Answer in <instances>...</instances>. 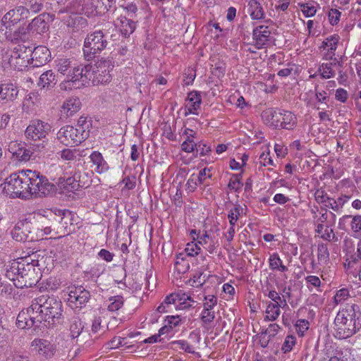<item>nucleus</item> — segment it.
Masks as SVG:
<instances>
[{
	"label": "nucleus",
	"instance_id": "45",
	"mask_svg": "<svg viewBox=\"0 0 361 361\" xmlns=\"http://www.w3.org/2000/svg\"><path fill=\"white\" fill-rule=\"evenodd\" d=\"M324 354L331 359V357H334L336 355H341L342 352L337 349V347L333 343H326L324 345V349L322 350Z\"/></svg>",
	"mask_w": 361,
	"mask_h": 361
},
{
	"label": "nucleus",
	"instance_id": "29",
	"mask_svg": "<svg viewBox=\"0 0 361 361\" xmlns=\"http://www.w3.org/2000/svg\"><path fill=\"white\" fill-rule=\"evenodd\" d=\"M248 13L254 20H261L264 18V9L257 0H250L248 2Z\"/></svg>",
	"mask_w": 361,
	"mask_h": 361
},
{
	"label": "nucleus",
	"instance_id": "51",
	"mask_svg": "<svg viewBox=\"0 0 361 361\" xmlns=\"http://www.w3.org/2000/svg\"><path fill=\"white\" fill-rule=\"evenodd\" d=\"M200 247L197 243L192 241L186 245L185 252L189 257H194L199 254Z\"/></svg>",
	"mask_w": 361,
	"mask_h": 361
},
{
	"label": "nucleus",
	"instance_id": "47",
	"mask_svg": "<svg viewBox=\"0 0 361 361\" xmlns=\"http://www.w3.org/2000/svg\"><path fill=\"white\" fill-rule=\"evenodd\" d=\"M349 298V290L347 288H342L336 291L334 297L335 305H341Z\"/></svg>",
	"mask_w": 361,
	"mask_h": 361
},
{
	"label": "nucleus",
	"instance_id": "50",
	"mask_svg": "<svg viewBox=\"0 0 361 361\" xmlns=\"http://www.w3.org/2000/svg\"><path fill=\"white\" fill-rule=\"evenodd\" d=\"M194 134H190L186 140L182 143L181 149L185 152H192L195 151V147L197 145L193 140Z\"/></svg>",
	"mask_w": 361,
	"mask_h": 361
},
{
	"label": "nucleus",
	"instance_id": "58",
	"mask_svg": "<svg viewBox=\"0 0 361 361\" xmlns=\"http://www.w3.org/2000/svg\"><path fill=\"white\" fill-rule=\"evenodd\" d=\"M268 297L272 301L274 302V304H281V305L286 306L287 302L286 299H282L279 294L274 290H271L268 293Z\"/></svg>",
	"mask_w": 361,
	"mask_h": 361
},
{
	"label": "nucleus",
	"instance_id": "17",
	"mask_svg": "<svg viewBox=\"0 0 361 361\" xmlns=\"http://www.w3.org/2000/svg\"><path fill=\"white\" fill-rule=\"evenodd\" d=\"M28 16L29 13L25 7L20 6L7 12L2 18V22L8 23L12 27L21 20L28 18Z\"/></svg>",
	"mask_w": 361,
	"mask_h": 361
},
{
	"label": "nucleus",
	"instance_id": "60",
	"mask_svg": "<svg viewBox=\"0 0 361 361\" xmlns=\"http://www.w3.org/2000/svg\"><path fill=\"white\" fill-rule=\"evenodd\" d=\"M301 7L302 11L305 17H312L316 13V8L311 4H303L301 5Z\"/></svg>",
	"mask_w": 361,
	"mask_h": 361
},
{
	"label": "nucleus",
	"instance_id": "62",
	"mask_svg": "<svg viewBox=\"0 0 361 361\" xmlns=\"http://www.w3.org/2000/svg\"><path fill=\"white\" fill-rule=\"evenodd\" d=\"M77 151L65 149L61 152V157L67 161H73L76 158Z\"/></svg>",
	"mask_w": 361,
	"mask_h": 361
},
{
	"label": "nucleus",
	"instance_id": "8",
	"mask_svg": "<svg viewBox=\"0 0 361 361\" xmlns=\"http://www.w3.org/2000/svg\"><path fill=\"white\" fill-rule=\"evenodd\" d=\"M108 44L107 37L102 30L93 32L86 37L84 42V55L90 61L95 54L104 50Z\"/></svg>",
	"mask_w": 361,
	"mask_h": 361
},
{
	"label": "nucleus",
	"instance_id": "25",
	"mask_svg": "<svg viewBox=\"0 0 361 361\" xmlns=\"http://www.w3.org/2000/svg\"><path fill=\"white\" fill-rule=\"evenodd\" d=\"M80 106L81 102L78 97H70L63 102L61 113L67 117L72 116L80 110Z\"/></svg>",
	"mask_w": 361,
	"mask_h": 361
},
{
	"label": "nucleus",
	"instance_id": "41",
	"mask_svg": "<svg viewBox=\"0 0 361 361\" xmlns=\"http://www.w3.org/2000/svg\"><path fill=\"white\" fill-rule=\"evenodd\" d=\"M18 152H14V157L20 161H27L30 160L31 158L33 152L30 148H26L23 146V145H21L20 147L18 148Z\"/></svg>",
	"mask_w": 361,
	"mask_h": 361
},
{
	"label": "nucleus",
	"instance_id": "30",
	"mask_svg": "<svg viewBox=\"0 0 361 361\" xmlns=\"http://www.w3.org/2000/svg\"><path fill=\"white\" fill-rule=\"evenodd\" d=\"M186 300H192L190 295L183 293L181 290L178 293H173L166 296L164 299V303L169 306L171 304H185Z\"/></svg>",
	"mask_w": 361,
	"mask_h": 361
},
{
	"label": "nucleus",
	"instance_id": "22",
	"mask_svg": "<svg viewBox=\"0 0 361 361\" xmlns=\"http://www.w3.org/2000/svg\"><path fill=\"white\" fill-rule=\"evenodd\" d=\"M18 90L12 83H4L0 85V102H8L16 99Z\"/></svg>",
	"mask_w": 361,
	"mask_h": 361
},
{
	"label": "nucleus",
	"instance_id": "16",
	"mask_svg": "<svg viewBox=\"0 0 361 361\" xmlns=\"http://www.w3.org/2000/svg\"><path fill=\"white\" fill-rule=\"evenodd\" d=\"M24 257H18V259H13L4 264L2 271H4V274L7 279L13 281V285L16 286V282L17 281L18 276H20L23 265Z\"/></svg>",
	"mask_w": 361,
	"mask_h": 361
},
{
	"label": "nucleus",
	"instance_id": "52",
	"mask_svg": "<svg viewBox=\"0 0 361 361\" xmlns=\"http://www.w3.org/2000/svg\"><path fill=\"white\" fill-rule=\"evenodd\" d=\"M174 345H177L180 349L184 350L186 353L195 354L196 352L195 350V348L189 344L187 341L185 340H179L176 341L173 343Z\"/></svg>",
	"mask_w": 361,
	"mask_h": 361
},
{
	"label": "nucleus",
	"instance_id": "54",
	"mask_svg": "<svg viewBox=\"0 0 361 361\" xmlns=\"http://www.w3.org/2000/svg\"><path fill=\"white\" fill-rule=\"evenodd\" d=\"M309 322L306 319H299L295 324L296 331L299 336H302L304 332L309 329Z\"/></svg>",
	"mask_w": 361,
	"mask_h": 361
},
{
	"label": "nucleus",
	"instance_id": "13",
	"mask_svg": "<svg viewBox=\"0 0 361 361\" xmlns=\"http://www.w3.org/2000/svg\"><path fill=\"white\" fill-rule=\"evenodd\" d=\"M90 298L88 290L82 286H72L69 288L68 302L72 308H82Z\"/></svg>",
	"mask_w": 361,
	"mask_h": 361
},
{
	"label": "nucleus",
	"instance_id": "48",
	"mask_svg": "<svg viewBox=\"0 0 361 361\" xmlns=\"http://www.w3.org/2000/svg\"><path fill=\"white\" fill-rule=\"evenodd\" d=\"M110 304L108 305V310L111 312L118 310L123 305V298L121 295H116L110 298Z\"/></svg>",
	"mask_w": 361,
	"mask_h": 361
},
{
	"label": "nucleus",
	"instance_id": "15",
	"mask_svg": "<svg viewBox=\"0 0 361 361\" xmlns=\"http://www.w3.org/2000/svg\"><path fill=\"white\" fill-rule=\"evenodd\" d=\"M51 56L50 51L44 46H38L33 48L31 57L27 59V63L30 65L28 70L35 67H41L49 61Z\"/></svg>",
	"mask_w": 361,
	"mask_h": 361
},
{
	"label": "nucleus",
	"instance_id": "37",
	"mask_svg": "<svg viewBox=\"0 0 361 361\" xmlns=\"http://www.w3.org/2000/svg\"><path fill=\"white\" fill-rule=\"evenodd\" d=\"M269 264V268L271 270H276L281 272H286L288 271V267L283 264L282 260L278 253H273L270 255Z\"/></svg>",
	"mask_w": 361,
	"mask_h": 361
},
{
	"label": "nucleus",
	"instance_id": "18",
	"mask_svg": "<svg viewBox=\"0 0 361 361\" xmlns=\"http://www.w3.org/2000/svg\"><path fill=\"white\" fill-rule=\"evenodd\" d=\"M49 15L45 13L35 18L28 25V29L34 34H42L49 30Z\"/></svg>",
	"mask_w": 361,
	"mask_h": 361
},
{
	"label": "nucleus",
	"instance_id": "3",
	"mask_svg": "<svg viewBox=\"0 0 361 361\" xmlns=\"http://www.w3.org/2000/svg\"><path fill=\"white\" fill-rule=\"evenodd\" d=\"M113 69V66L110 60H100L94 66L86 65L82 67L81 70H76L75 77H78L80 82L77 87H83L89 85L90 82L93 85H104L111 80L110 71Z\"/></svg>",
	"mask_w": 361,
	"mask_h": 361
},
{
	"label": "nucleus",
	"instance_id": "64",
	"mask_svg": "<svg viewBox=\"0 0 361 361\" xmlns=\"http://www.w3.org/2000/svg\"><path fill=\"white\" fill-rule=\"evenodd\" d=\"M351 229L356 233L361 231V215L353 216L351 221Z\"/></svg>",
	"mask_w": 361,
	"mask_h": 361
},
{
	"label": "nucleus",
	"instance_id": "40",
	"mask_svg": "<svg viewBox=\"0 0 361 361\" xmlns=\"http://www.w3.org/2000/svg\"><path fill=\"white\" fill-rule=\"evenodd\" d=\"M215 317L216 314L214 311H208L202 310L200 317L202 326L204 328L210 326L212 322H214Z\"/></svg>",
	"mask_w": 361,
	"mask_h": 361
},
{
	"label": "nucleus",
	"instance_id": "5",
	"mask_svg": "<svg viewBox=\"0 0 361 361\" xmlns=\"http://www.w3.org/2000/svg\"><path fill=\"white\" fill-rule=\"evenodd\" d=\"M24 262L20 276H18L16 287L18 288H30L35 286L39 279V269L37 268L38 261L32 259L31 255L24 257Z\"/></svg>",
	"mask_w": 361,
	"mask_h": 361
},
{
	"label": "nucleus",
	"instance_id": "20",
	"mask_svg": "<svg viewBox=\"0 0 361 361\" xmlns=\"http://www.w3.org/2000/svg\"><path fill=\"white\" fill-rule=\"evenodd\" d=\"M38 354L44 358H49L54 354V347L49 341L44 339H35L31 344Z\"/></svg>",
	"mask_w": 361,
	"mask_h": 361
},
{
	"label": "nucleus",
	"instance_id": "43",
	"mask_svg": "<svg viewBox=\"0 0 361 361\" xmlns=\"http://www.w3.org/2000/svg\"><path fill=\"white\" fill-rule=\"evenodd\" d=\"M44 0H25V6L28 13H33L40 11L43 7Z\"/></svg>",
	"mask_w": 361,
	"mask_h": 361
},
{
	"label": "nucleus",
	"instance_id": "53",
	"mask_svg": "<svg viewBox=\"0 0 361 361\" xmlns=\"http://www.w3.org/2000/svg\"><path fill=\"white\" fill-rule=\"evenodd\" d=\"M320 237L327 241H336L338 240L336 236L334 230L329 226H326L323 233L320 235Z\"/></svg>",
	"mask_w": 361,
	"mask_h": 361
},
{
	"label": "nucleus",
	"instance_id": "26",
	"mask_svg": "<svg viewBox=\"0 0 361 361\" xmlns=\"http://www.w3.org/2000/svg\"><path fill=\"white\" fill-rule=\"evenodd\" d=\"M279 128L286 130H293L297 124L295 116L288 111H281L280 120L279 121Z\"/></svg>",
	"mask_w": 361,
	"mask_h": 361
},
{
	"label": "nucleus",
	"instance_id": "33",
	"mask_svg": "<svg viewBox=\"0 0 361 361\" xmlns=\"http://www.w3.org/2000/svg\"><path fill=\"white\" fill-rule=\"evenodd\" d=\"M197 243L204 246L210 254L214 253L219 245L217 240L209 235L207 232L200 237Z\"/></svg>",
	"mask_w": 361,
	"mask_h": 361
},
{
	"label": "nucleus",
	"instance_id": "56",
	"mask_svg": "<svg viewBox=\"0 0 361 361\" xmlns=\"http://www.w3.org/2000/svg\"><path fill=\"white\" fill-rule=\"evenodd\" d=\"M329 20L332 25H337L341 17V12L336 8H331L329 11Z\"/></svg>",
	"mask_w": 361,
	"mask_h": 361
},
{
	"label": "nucleus",
	"instance_id": "34",
	"mask_svg": "<svg viewBox=\"0 0 361 361\" xmlns=\"http://www.w3.org/2000/svg\"><path fill=\"white\" fill-rule=\"evenodd\" d=\"M334 68H341V65L339 62L324 63L319 66L318 71L320 73L322 78L329 79L335 75Z\"/></svg>",
	"mask_w": 361,
	"mask_h": 361
},
{
	"label": "nucleus",
	"instance_id": "61",
	"mask_svg": "<svg viewBox=\"0 0 361 361\" xmlns=\"http://www.w3.org/2000/svg\"><path fill=\"white\" fill-rule=\"evenodd\" d=\"M280 329L281 328L279 324L274 323L269 324L268 328L262 331L264 332V334L267 335L269 338H273L278 334Z\"/></svg>",
	"mask_w": 361,
	"mask_h": 361
},
{
	"label": "nucleus",
	"instance_id": "7",
	"mask_svg": "<svg viewBox=\"0 0 361 361\" xmlns=\"http://www.w3.org/2000/svg\"><path fill=\"white\" fill-rule=\"evenodd\" d=\"M27 183V191L29 193L28 199L32 196L42 197L45 196L49 192L51 186L47 179L40 175L39 172L36 171L25 170Z\"/></svg>",
	"mask_w": 361,
	"mask_h": 361
},
{
	"label": "nucleus",
	"instance_id": "9",
	"mask_svg": "<svg viewBox=\"0 0 361 361\" xmlns=\"http://www.w3.org/2000/svg\"><path fill=\"white\" fill-rule=\"evenodd\" d=\"M88 136L82 127L75 128L73 126H66L60 128L57 133V139L66 146L78 145Z\"/></svg>",
	"mask_w": 361,
	"mask_h": 361
},
{
	"label": "nucleus",
	"instance_id": "57",
	"mask_svg": "<svg viewBox=\"0 0 361 361\" xmlns=\"http://www.w3.org/2000/svg\"><path fill=\"white\" fill-rule=\"evenodd\" d=\"M314 197L318 203H326L331 201V198L322 189H319L315 192Z\"/></svg>",
	"mask_w": 361,
	"mask_h": 361
},
{
	"label": "nucleus",
	"instance_id": "1",
	"mask_svg": "<svg viewBox=\"0 0 361 361\" xmlns=\"http://www.w3.org/2000/svg\"><path fill=\"white\" fill-rule=\"evenodd\" d=\"M62 307L61 301L54 297L41 295L32 300L29 314L39 327H53L62 322Z\"/></svg>",
	"mask_w": 361,
	"mask_h": 361
},
{
	"label": "nucleus",
	"instance_id": "32",
	"mask_svg": "<svg viewBox=\"0 0 361 361\" xmlns=\"http://www.w3.org/2000/svg\"><path fill=\"white\" fill-rule=\"evenodd\" d=\"M56 83L55 75L52 71L49 70L40 75L37 85L42 88L49 89L54 87Z\"/></svg>",
	"mask_w": 361,
	"mask_h": 361
},
{
	"label": "nucleus",
	"instance_id": "42",
	"mask_svg": "<svg viewBox=\"0 0 361 361\" xmlns=\"http://www.w3.org/2000/svg\"><path fill=\"white\" fill-rule=\"evenodd\" d=\"M31 32L30 29H28V25L25 27H18L16 30L14 31L13 34V37L11 38L12 42H18L23 41L25 42L28 38L29 33Z\"/></svg>",
	"mask_w": 361,
	"mask_h": 361
},
{
	"label": "nucleus",
	"instance_id": "28",
	"mask_svg": "<svg viewBox=\"0 0 361 361\" xmlns=\"http://www.w3.org/2000/svg\"><path fill=\"white\" fill-rule=\"evenodd\" d=\"M281 111L267 109L262 113V118L265 123L275 128H279V121L280 120Z\"/></svg>",
	"mask_w": 361,
	"mask_h": 361
},
{
	"label": "nucleus",
	"instance_id": "21",
	"mask_svg": "<svg viewBox=\"0 0 361 361\" xmlns=\"http://www.w3.org/2000/svg\"><path fill=\"white\" fill-rule=\"evenodd\" d=\"M115 4V0H92L91 15H102L109 11Z\"/></svg>",
	"mask_w": 361,
	"mask_h": 361
},
{
	"label": "nucleus",
	"instance_id": "14",
	"mask_svg": "<svg viewBox=\"0 0 361 361\" xmlns=\"http://www.w3.org/2000/svg\"><path fill=\"white\" fill-rule=\"evenodd\" d=\"M72 3L77 4V7L73 9L69 8L68 10L66 11L59 10L56 15L57 18L62 20L68 27H74L83 20L82 17L78 16V13L82 9L80 8V4H78L77 1H73Z\"/></svg>",
	"mask_w": 361,
	"mask_h": 361
},
{
	"label": "nucleus",
	"instance_id": "24",
	"mask_svg": "<svg viewBox=\"0 0 361 361\" xmlns=\"http://www.w3.org/2000/svg\"><path fill=\"white\" fill-rule=\"evenodd\" d=\"M187 100L185 115L198 114L197 111L200 109L202 103L201 96L197 92H190L188 94Z\"/></svg>",
	"mask_w": 361,
	"mask_h": 361
},
{
	"label": "nucleus",
	"instance_id": "12",
	"mask_svg": "<svg viewBox=\"0 0 361 361\" xmlns=\"http://www.w3.org/2000/svg\"><path fill=\"white\" fill-rule=\"evenodd\" d=\"M32 223L28 219L19 220L11 231L13 238L18 242L32 241Z\"/></svg>",
	"mask_w": 361,
	"mask_h": 361
},
{
	"label": "nucleus",
	"instance_id": "35",
	"mask_svg": "<svg viewBox=\"0 0 361 361\" xmlns=\"http://www.w3.org/2000/svg\"><path fill=\"white\" fill-rule=\"evenodd\" d=\"M84 325L78 316H73L70 319L69 331L73 338H78L82 331Z\"/></svg>",
	"mask_w": 361,
	"mask_h": 361
},
{
	"label": "nucleus",
	"instance_id": "49",
	"mask_svg": "<svg viewBox=\"0 0 361 361\" xmlns=\"http://www.w3.org/2000/svg\"><path fill=\"white\" fill-rule=\"evenodd\" d=\"M296 343V338L292 335L287 336L281 346V351L283 353H289L292 350Z\"/></svg>",
	"mask_w": 361,
	"mask_h": 361
},
{
	"label": "nucleus",
	"instance_id": "46",
	"mask_svg": "<svg viewBox=\"0 0 361 361\" xmlns=\"http://www.w3.org/2000/svg\"><path fill=\"white\" fill-rule=\"evenodd\" d=\"M243 212V208L238 205L235 206L233 208L231 209L228 214V218L229 219V223L231 226H235L237 221L239 219V216L240 215V212Z\"/></svg>",
	"mask_w": 361,
	"mask_h": 361
},
{
	"label": "nucleus",
	"instance_id": "44",
	"mask_svg": "<svg viewBox=\"0 0 361 361\" xmlns=\"http://www.w3.org/2000/svg\"><path fill=\"white\" fill-rule=\"evenodd\" d=\"M217 297L214 295H207L204 297L202 302L203 310L208 311H214V308L217 305Z\"/></svg>",
	"mask_w": 361,
	"mask_h": 361
},
{
	"label": "nucleus",
	"instance_id": "55",
	"mask_svg": "<svg viewBox=\"0 0 361 361\" xmlns=\"http://www.w3.org/2000/svg\"><path fill=\"white\" fill-rule=\"evenodd\" d=\"M243 186L240 181V175H234L229 180L228 187L231 190L238 191Z\"/></svg>",
	"mask_w": 361,
	"mask_h": 361
},
{
	"label": "nucleus",
	"instance_id": "59",
	"mask_svg": "<svg viewBox=\"0 0 361 361\" xmlns=\"http://www.w3.org/2000/svg\"><path fill=\"white\" fill-rule=\"evenodd\" d=\"M91 331L93 334H98L104 332V326H102L101 317H95L92 320Z\"/></svg>",
	"mask_w": 361,
	"mask_h": 361
},
{
	"label": "nucleus",
	"instance_id": "19",
	"mask_svg": "<svg viewBox=\"0 0 361 361\" xmlns=\"http://www.w3.org/2000/svg\"><path fill=\"white\" fill-rule=\"evenodd\" d=\"M271 32L267 26H257L253 30L252 36L257 49L264 47L270 40Z\"/></svg>",
	"mask_w": 361,
	"mask_h": 361
},
{
	"label": "nucleus",
	"instance_id": "10",
	"mask_svg": "<svg viewBox=\"0 0 361 361\" xmlns=\"http://www.w3.org/2000/svg\"><path fill=\"white\" fill-rule=\"evenodd\" d=\"M58 72L62 74L63 75H66V78L64 79V82L68 85L66 86V88L68 87L69 88H80L81 87H77L78 82H80L79 78H76L74 74L76 75V70H81L82 68L76 67L75 65L72 64V61L69 59H63L59 61L57 65ZM80 75H78L77 78H80Z\"/></svg>",
	"mask_w": 361,
	"mask_h": 361
},
{
	"label": "nucleus",
	"instance_id": "39",
	"mask_svg": "<svg viewBox=\"0 0 361 361\" xmlns=\"http://www.w3.org/2000/svg\"><path fill=\"white\" fill-rule=\"evenodd\" d=\"M317 259L319 264H326L329 260V251L326 244L320 243L317 248Z\"/></svg>",
	"mask_w": 361,
	"mask_h": 361
},
{
	"label": "nucleus",
	"instance_id": "11",
	"mask_svg": "<svg viewBox=\"0 0 361 361\" xmlns=\"http://www.w3.org/2000/svg\"><path fill=\"white\" fill-rule=\"evenodd\" d=\"M51 126L41 120H33L27 127L25 135L30 140H42L46 138L51 130Z\"/></svg>",
	"mask_w": 361,
	"mask_h": 361
},
{
	"label": "nucleus",
	"instance_id": "2",
	"mask_svg": "<svg viewBox=\"0 0 361 361\" xmlns=\"http://www.w3.org/2000/svg\"><path fill=\"white\" fill-rule=\"evenodd\" d=\"M334 336L338 339L351 337L361 328V312L358 305L346 304L334 319Z\"/></svg>",
	"mask_w": 361,
	"mask_h": 361
},
{
	"label": "nucleus",
	"instance_id": "63",
	"mask_svg": "<svg viewBox=\"0 0 361 361\" xmlns=\"http://www.w3.org/2000/svg\"><path fill=\"white\" fill-rule=\"evenodd\" d=\"M109 348H118L121 346H123L126 345L125 342V338L121 337H114L113 339L108 343Z\"/></svg>",
	"mask_w": 361,
	"mask_h": 361
},
{
	"label": "nucleus",
	"instance_id": "38",
	"mask_svg": "<svg viewBox=\"0 0 361 361\" xmlns=\"http://www.w3.org/2000/svg\"><path fill=\"white\" fill-rule=\"evenodd\" d=\"M284 307L281 304H274L273 302H269L267 307L266 310V317L265 320L267 321H274L276 320L281 314L280 307Z\"/></svg>",
	"mask_w": 361,
	"mask_h": 361
},
{
	"label": "nucleus",
	"instance_id": "4",
	"mask_svg": "<svg viewBox=\"0 0 361 361\" xmlns=\"http://www.w3.org/2000/svg\"><path fill=\"white\" fill-rule=\"evenodd\" d=\"M27 183L25 170H23L11 174L5 180V182L1 185V187L3 192L6 195L28 200L29 193L27 191Z\"/></svg>",
	"mask_w": 361,
	"mask_h": 361
},
{
	"label": "nucleus",
	"instance_id": "27",
	"mask_svg": "<svg viewBox=\"0 0 361 361\" xmlns=\"http://www.w3.org/2000/svg\"><path fill=\"white\" fill-rule=\"evenodd\" d=\"M339 40L338 35H332L327 37L322 44L320 48L327 50V54L325 57L326 59H332L335 55V51L337 48V44Z\"/></svg>",
	"mask_w": 361,
	"mask_h": 361
},
{
	"label": "nucleus",
	"instance_id": "23",
	"mask_svg": "<svg viewBox=\"0 0 361 361\" xmlns=\"http://www.w3.org/2000/svg\"><path fill=\"white\" fill-rule=\"evenodd\" d=\"M30 310H31V305L26 310H22L18 315L16 319V325L20 329L31 328L32 326L39 327L38 323L32 321V318L30 315Z\"/></svg>",
	"mask_w": 361,
	"mask_h": 361
},
{
	"label": "nucleus",
	"instance_id": "6",
	"mask_svg": "<svg viewBox=\"0 0 361 361\" xmlns=\"http://www.w3.org/2000/svg\"><path fill=\"white\" fill-rule=\"evenodd\" d=\"M71 166H66L64 168V172L58 178V185L61 188L68 192L78 190L80 188H87L90 180L87 176L84 173L76 172L71 170Z\"/></svg>",
	"mask_w": 361,
	"mask_h": 361
},
{
	"label": "nucleus",
	"instance_id": "36",
	"mask_svg": "<svg viewBox=\"0 0 361 361\" xmlns=\"http://www.w3.org/2000/svg\"><path fill=\"white\" fill-rule=\"evenodd\" d=\"M25 42H23V43L19 44L17 47H15V55H16L17 58H21L23 59H29L28 57L30 56L32 51L33 50V47L31 45L28 44Z\"/></svg>",
	"mask_w": 361,
	"mask_h": 361
},
{
	"label": "nucleus",
	"instance_id": "31",
	"mask_svg": "<svg viewBox=\"0 0 361 361\" xmlns=\"http://www.w3.org/2000/svg\"><path fill=\"white\" fill-rule=\"evenodd\" d=\"M92 162L97 166L96 171L99 173L106 172L109 169L106 161L104 159L102 154L97 151L93 152L90 157Z\"/></svg>",
	"mask_w": 361,
	"mask_h": 361
}]
</instances>
